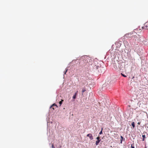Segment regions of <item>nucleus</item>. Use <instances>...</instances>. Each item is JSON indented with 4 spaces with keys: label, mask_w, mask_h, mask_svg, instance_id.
Returning a JSON list of instances; mask_svg holds the SVG:
<instances>
[{
    "label": "nucleus",
    "mask_w": 148,
    "mask_h": 148,
    "mask_svg": "<svg viewBox=\"0 0 148 148\" xmlns=\"http://www.w3.org/2000/svg\"><path fill=\"white\" fill-rule=\"evenodd\" d=\"M56 107V108H57L58 107V106H57V105L55 104V103H54L52 105H51L50 107V108H52V107Z\"/></svg>",
    "instance_id": "5"
},
{
    "label": "nucleus",
    "mask_w": 148,
    "mask_h": 148,
    "mask_svg": "<svg viewBox=\"0 0 148 148\" xmlns=\"http://www.w3.org/2000/svg\"><path fill=\"white\" fill-rule=\"evenodd\" d=\"M121 138L122 139H123V136H121Z\"/></svg>",
    "instance_id": "19"
},
{
    "label": "nucleus",
    "mask_w": 148,
    "mask_h": 148,
    "mask_svg": "<svg viewBox=\"0 0 148 148\" xmlns=\"http://www.w3.org/2000/svg\"><path fill=\"white\" fill-rule=\"evenodd\" d=\"M96 139L97 140H101L100 139V137L98 136V137H97V138H96Z\"/></svg>",
    "instance_id": "13"
},
{
    "label": "nucleus",
    "mask_w": 148,
    "mask_h": 148,
    "mask_svg": "<svg viewBox=\"0 0 148 148\" xmlns=\"http://www.w3.org/2000/svg\"><path fill=\"white\" fill-rule=\"evenodd\" d=\"M78 91H77L75 93L74 95H73V99H75L76 97V96L77 95V92Z\"/></svg>",
    "instance_id": "4"
},
{
    "label": "nucleus",
    "mask_w": 148,
    "mask_h": 148,
    "mask_svg": "<svg viewBox=\"0 0 148 148\" xmlns=\"http://www.w3.org/2000/svg\"><path fill=\"white\" fill-rule=\"evenodd\" d=\"M95 68L98 70V72L100 73H103L104 72L105 69L104 67L102 66H95Z\"/></svg>",
    "instance_id": "1"
},
{
    "label": "nucleus",
    "mask_w": 148,
    "mask_h": 148,
    "mask_svg": "<svg viewBox=\"0 0 148 148\" xmlns=\"http://www.w3.org/2000/svg\"><path fill=\"white\" fill-rule=\"evenodd\" d=\"M145 148H146V147H145Z\"/></svg>",
    "instance_id": "21"
},
{
    "label": "nucleus",
    "mask_w": 148,
    "mask_h": 148,
    "mask_svg": "<svg viewBox=\"0 0 148 148\" xmlns=\"http://www.w3.org/2000/svg\"><path fill=\"white\" fill-rule=\"evenodd\" d=\"M132 125L133 127V128H134L135 127V123L134 122H133L132 123Z\"/></svg>",
    "instance_id": "7"
},
{
    "label": "nucleus",
    "mask_w": 148,
    "mask_h": 148,
    "mask_svg": "<svg viewBox=\"0 0 148 148\" xmlns=\"http://www.w3.org/2000/svg\"><path fill=\"white\" fill-rule=\"evenodd\" d=\"M140 122H138V125H140Z\"/></svg>",
    "instance_id": "18"
},
{
    "label": "nucleus",
    "mask_w": 148,
    "mask_h": 148,
    "mask_svg": "<svg viewBox=\"0 0 148 148\" xmlns=\"http://www.w3.org/2000/svg\"><path fill=\"white\" fill-rule=\"evenodd\" d=\"M121 74L123 77H127L126 75H124V74H122V73H121Z\"/></svg>",
    "instance_id": "12"
},
{
    "label": "nucleus",
    "mask_w": 148,
    "mask_h": 148,
    "mask_svg": "<svg viewBox=\"0 0 148 148\" xmlns=\"http://www.w3.org/2000/svg\"><path fill=\"white\" fill-rule=\"evenodd\" d=\"M102 128L101 130L99 133V134H102Z\"/></svg>",
    "instance_id": "15"
},
{
    "label": "nucleus",
    "mask_w": 148,
    "mask_h": 148,
    "mask_svg": "<svg viewBox=\"0 0 148 148\" xmlns=\"http://www.w3.org/2000/svg\"><path fill=\"white\" fill-rule=\"evenodd\" d=\"M63 101V100L61 99V101L59 102V103L60 105V106L62 104Z\"/></svg>",
    "instance_id": "8"
},
{
    "label": "nucleus",
    "mask_w": 148,
    "mask_h": 148,
    "mask_svg": "<svg viewBox=\"0 0 148 148\" xmlns=\"http://www.w3.org/2000/svg\"><path fill=\"white\" fill-rule=\"evenodd\" d=\"M52 148H54V147L53 146V144H52Z\"/></svg>",
    "instance_id": "17"
},
{
    "label": "nucleus",
    "mask_w": 148,
    "mask_h": 148,
    "mask_svg": "<svg viewBox=\"0 0 148 148\" xmlns=\"http://www.w3.org/2000/svg\"><path fill=\"white\" fill-rule=\"evenodd\" d=\"M142 137L143 138V141H144L145 140V136L144 135H142Z\"/></svg>",
    "instance_id": "9"
},
{
    "label": "nucleus",
    "mask_w": 148,
    "mask_h": 148,
    "mask_svg": "<svg viewBox=\"0 0 148 148\" xmlns=\"http://www.w3.org/2000/svg\"><path fill=\"white\" fill-rule=\"evenodd\" d=\"M101 140H97V141H96V145H97L100 142V141Z\"/></svg>",
    "instance_id": "6"
},
{
    "label": "nucleus",
    "mask_w": 148,
    "mask_h": 148,
    "mask_svg": "<svg viewBox=\"0 0 148 148\" xmlns=\"http://www.w3.org/2000/svg\"><path fill=\"white\" fill-rule=\"evenodd\" d=\"M147 25H144V26L143 27V29H145V28L147 27Z\"/></svg>",
    "instance_id": "14"
},
{
    "label": "nucleus",
    "mask_w": 148,
    "mask_h": 148,
    "mask_svg": "<svg viewBox=\"0 0 148 148\" xmlns=\"http://www.w3.org/2000/svg\"><path fill=\"white\" fill-rule=\"evenodd\" d=\"M118 68L116 66V69H117L118 68L119 69H121L122 68V65L121 63H119L118 64Z\"/></svg>",
    "instance_id": "3"
},
{
    "label": "nucleus",
    "mask_w": 148,
    "mask_h": 148,
    "mask_svg": "<svg viewBox=\"0 0 148 148\" xmlns=\"http://www.w3.org/2000/svg\"><path fill=\"white\" fill-rule=\"evenodd\" d=\"M86 91V89L85 88H83L82 90V93H83L84 92Z\"/></svg>",
    "instance_id": "10"
},
{
    "label": "nucleus",
    "mask_w": 148,
    "mask_h": 148,
    "mask_svg": "<svg viewBox=\"0 0 148 148\" xmlns=\"http://www.w3.org/2000/svg\"><path fill=\"white\" fill-rule=\"evenodd\" d=\"M52 108L53 109V110L55 109L56 108L55 107H52Z\"/></svg>",
    "instance_id": "16"
},
{
    "label": "nucleus",
    "mask_w": 148,
    "mask_h": 148,
    "mask_svg": "<svg viewBox=\"0 0 148 148\" xmlns=\"http://www.w3.org/2000/svg\"><path fill=\"white\" fill-rule=\"evenodd\" d=\"M87 136L89 137V138L90 140H92L93 139V136L91 134H90V133L89 134H88L87 135Z\"/></svg>",
    "instance_id": "2"
},
{
    "label": "nucleus",
    "mask_w": 148,
    "mask_h": 148,
    "mask_svg": "<svg viewBox=\"0 0 148 148\" xmlns=\"http://www.w3.org/2000/svg\"><path fill=\"white\" fill-rule=\"evenodd\" d=\"M67 71V70H66V71L65 73V74H66V72Z\"/></svg>",
    "instance_id": "20"
},
{
    "label": "nucleus",
    "mask_w": 148,
    "mask_h": 148,
    "mask_svg": "<svg viewBox=\"0 0 148 148\" xmlns=\"http://www.w3.org/2000/svg\"><path fill=\"white\" fill-rule=\"evenodd\" d=\"M131 147L132 148H134V145L133 144H132L131 145Z\"/></svg>",
    "instance_id": "11"
}]
</instances>
